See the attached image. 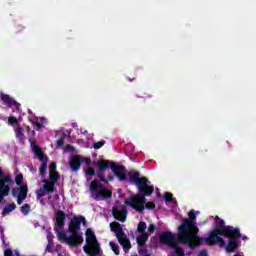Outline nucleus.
<instances>
[{
	"mask_svg": "<svg viewBox=\"0 0 256 256\" xmlns=\"http://www.w3.org/2000/svg\"><path fill=\"white\" fill-rule=\"evenodd\" d=\"M55 226L54 231L57 235L60 243H66L70 247H79L83 243V233L81 231V223L87 225V220L84 216H74L68 225V231L71 235L67 236V233L63 231L65 229V221L67 220V214L63 210H57L55 212Z\"/></svg>",
	"mask_w": 256,
	"mask_h": 256,
	"instance_id": "f257e3e1",
	"label": "nucleus"
},
{
	"mask_svg": "<svg viewBox=\"0 0 256 256\" xmlns=\"http://www.w3.org/2000/svg\"><path fill=\"white\" fill-rule=\"evenodd\" d=\"M197 215L195 210L188 212V218H184L181 225L178 226V243L188 245L193 251L195 247L201 246L203 237L199 236V227H197Z\"/></svg>",
	"mask_w": 256,
	"mask_h": 256,
	"instance_id": "f03ea898",
	"label": "nucleus"
},
{
	"mask_svg": "<svg viewBox=\"0 0 256 256\" xmlns=\"http://www.w3.org/2000/svg\"><path fill=\"white\" fill-rule=\"evenodd\" d=\"M99 169L97 173V177L100 179L102 183H109V181H113L115 177H117L120 183L127 181V168L124 165H119L115 162H111L109 160L100 159L95 164ZM110 167L113 174H108L107 178L103 175L104 171H107V168Z\"/></svg>",
	"mask_w": 256,
	"mask_h": 256,
	"instance_id": "7ed1b4c3",
	"label": "nucleus"
},
{
	"mask_svg": "<svg viewBox=\"0 0 256 256\" xmlns=\"http://www.w3.org/2000/svg\"><path fill=\"white\" fill-rule=\"evenodd\" d=\"M128 176V181L132 185H136L139 191V195L142 197H151L153 195V191L155 188L153 186H149V180L147 177H141V173L139 171H130L126 172V179Z\"/></svg>",
	"mask_w": 256,
	"mask_h": 256,
	"instance_id": "20e7f679",
	"label": "nucleus"
},
{
	"mask_svg": "<svg viewBox=\"0 0 256 256\" xmlns=\"http://www.w3.org/2000/svg\"><path fill=\"white\" fill-rule=\"evenodd\" d=\"M216 219L218 221H216L215 223V229L209 233L208 237L206 238L202 237V240H200V245H203L204 243H208V245L213 246V245H217L218 243L220 247L225 246V240L220 236L223 235V231L227 226H225V220H221L219 216H216Z\"/></svg>",
	"mask_w": 256,
	"mask_h": 256,
	"instance_id": "39448f33",
	"label": "nucleus"
},
{
	"mask_svg": "<svg viewBox=\"0 0 256 256\" xmlns=\"http://www.w3.org/2000/svg\"><path fill=\"white\" fill-rule=\"evenodd\" d=\"M144 196L140 195H132L130 199H125V205L132 207L138 213H143L146 209H155V204L153 202H146Z\"/></svg>",
	"mask_w": 256,
	"mask_h": 256,
	"instance_id": "423d86ee",
	"label": "nucleus"
},
{
	"mask_svg": "<svg viewBox=\"0 0 256 256\" xmlns=\"http://www.w3.org/2000/svg\"><path fill=\"white\" fill-rule=\"evenodd\" d=\"M110 230L115 233L118 243L123 247L125 253L131 249V241L127 238V234L123 231V227L119 222H111Z\"/></svg>",
	"mask_w": 256,
	"mask_h": 256,
	"instance_id": "0eeeda50",
	"label": "nucleus"
},
{
	"mask_svg": "<svg viewBox=\"0 0 256 256\" xmlns=\"http://www.w3.org/2000/svg\"><path fill=\"white\" fill-rule=\"evenodd\" d=\"M110 230L115 233L118 243L123 247L125 253L131 249V241L127 238V234L123 231V227L119 222H111Z\"/></svg>",
	"mask_w": 256,
	"mask_h": 256,
	"instance_id": "6e6552de",
	"label": "nucleus"
},
{
	"mask_svg": "<svg viewBox=\"0 0 256 256\" xmlns=\"http://www.w3.org/2000/svg\"><path fill=\"white\" fill-rule=\"evenodd\" d=\"M33 151H34L36 157L42 163V165L40 166V169H39V175L41 177H45V174L47 173L49 157H47V155H45V153H43V150L39 146H34Z\"/></svg>",
	"mask_w": 256,
	"mask_h": 256,
	"instance_id": "1a4fd4ad",
	"label": "nucleus"
},
{
	"mask_svg": "<svg viewBox=\"0 0 256 256\" xmlns=\"http://www.w3.org/2000/svg\"><path fill=\"white\" fill-rule=\"evenodd\" d=\"M159 242L162 245H167L168 247H177L179 240L177 237H175L173 232L164 231L159 235Z\"/></svg>",
	"mask_w": 256,
	"mask_h": 256,
	"instance_id": "9d476101",
	"label": "nucleus"
},
{
	"mask_svg": "<svg viewBox=\"0 0 256 256\" xmlns=\"http://www.w3.org/2000/svg\"><path fill=\"white\" fill-rule=\"evenodd\" d=\"M27 193H29L27 184L12 189V196L17 198L18 205H22L23 201L27 199Z\"/></svg>",
	"mask_w": 256,
	"mask_h": 256,
	"instance_id": "9b49d317",
	"label": "nucleus"
},
{
	"mask_svg": "<svg viewBox=\"0 0 256 256\" xmlns=\"http://www.w3.org/2000/svg\"><path fill=\"white\" fill-rule=\"evenodd\" d=\"M221 237H226L227 239H241V229L228 225L222 231Z\"/></svg>",
	"mask_w": 256,
	"mask_h": 256,
	"instance_id": "f8f14e48",
	"label": "nucleus"
},
{
	"mask_svg": "<svg viewBox=\"0 0 256 256\" xmlns=\"http://www.w3.org/2000/svg\"><path fill=\"white\" fill-rule=\"evenodd\" d=\"M6 183H11V175H5L0 179V195L7 197L11 191V186Z\"/></svg>",
	"mask_w": 256,
	"mask_h": 256,
	"instance_id": "ddd939ff",
	"label": "nucleus"
},
{
	"mask_svg": "<svg viewBox=\"0 0 256 256\" xmlns=\"http://www.w3.org/2000/svg\"><path fill=\"white\" fill-rule=\"evenodd\" d=\"M92 197L95 201H101L102 199H111V197H113V192L107 188H103L102 186L98 191L92 193Z\"/></svg>",
	"mask_w": 256,
	"mask_h": 256,
	"instance_id": "4468645a",
	"label": "nucleus"
},
{
	"mask_svg": "<svg viewBox=\"0 0 256 256\" xmlns=\"http://www.w3.org/2000/svg\"><path fill=\"white\" fill-rule=\"evenodd\" d=\"M83 163V156L75 155L70 159V167L73 173H77L81 169V164Z\"/></svg>",
	"mask_w": 256,
	"mask_h": 256,
	"instance_id": "2eb2a0df",
	"label": "nucleus"
},
{
	"mask_svg": "<svg viewBox=\"0 0 256 256\" xmlns=\"http://www.w3.org/2000/svg\"><path fill=\"white\" fill-rule=\"evenodd\" d=\"M128 211L123 208L122 210H117V208L112 209V215L114 218L117 219V221H121L122 223H125L127 220Z\"/></svg>",
	"mask_w": 256,
	"mask_h": 256,
	"instance_id": "dca6fc26",
	"label": "nucleus"
},
{
	"mask_svg": "<svg viewBox=\"0 0 256 256\" xmlns=\"http://www.w3.org/2000/svg\"><path fill=\"white\" fill-rule=\"evenodd\" d=\"M85 234L86 243H92V247H101V245H99V241H97V236H95V232H93L91 228H88Z\"/></svg>",
	"mask_w": 256,
	"mask_h": 256,
	"instance_id": "f3484780",
	"label": "nucleus"
},
{
	"mask_svg": "<svg viewBox=\"0 0 256 256\" xmlns=\"http://www.w3.org/2000/svg\"><path fill=\"white\" fill-rule=\"evenodd\" d=\"M238 238H229L228 245L226 246L227 253H233L235 249L239 247V242L237 241Z\"/></svg>",
	"mask_w": 256,
	"mask_h": 256,
	"instance_id": "a211bd4d",
	"label": "nucleus"
},
{
	"mask_svg": "<svg viewBox=\"0 0 256 256\" xmlns=\"http://www.w3.org/2000/svg\"><path fill=\"white\" fill-rule=\"evenodd\" d=\"M43 189L46 193H55V183L47 179L43 180Z\"/></svg>",
	"mask_w": 256,
	"mask_h": 256,
	"instance_id": "6ab92c4d",
	"label": "nucleus"
},
{
	"mask_svg": "<svg viewBox=\"0 0 256 256\" xmlns=\"http://www.w3.org/2000/svg\"><path fill=\"white\" fill-rule=\"evenodd\" d=\"M147 239H149V234L143 233L137 236L136 241L139 247H143L145 243H147Z\"/></svg>",
	"mask_w": 256,
	"mask_h": 256,
	"instance_id": "aec40b11",
	"label": "nucleus"
},
{
	"mask_svg": "<svg viewBox=\"0 0 256 256\" xmlns=\"http://www.w3.org/2000/svg\"><path fill=\"white\" fill-rule=\"evenodd\" d=\"M17 209V205L15 203H10L2 210V215L5 217V215H9L12 211H15Z\"/></svg>",
	"mask_w": 256,
	"mask_h": 256,
	"instance_id": "412c9836",
	"label": "nucleus"
},
{
	"mask_svg": "<svg viewBox=\"0 0 256 256\" xmlns=\"http://www.w3.org/2000/svg\"><path fill=\"white\" fill-rule=\"evenodd\" d=\"M15 136L17 137V139H19V141H25V134L23 133V128L16 127Z\"/></svg>",
	"mask_w": 256,
	"mask_h": 256,
	"instance_id": "4be33fe9",
	"label": "nucleus"
},
{
	"mask_svg": "<svg viewBox=\"0 0 256 256\" xmlns=\"http://www.w3.org/2000/svg\"><path fill=\"white\" fill-rule=\"evenodd\" d=\"M146 230H147V223H145L144 221H140L137 226L138 233L140 234L147 233Z\"/></svg>",
	"mask_w": 256,
	"mask_h": 256,
	"instance_id": "5701e85b",
	"label": "nucleus"
},
{
	"mask_svg": "<svg viewBox=\"0 0 256 256\" xmlns=\"http://www.w3.org/2000/svg\"><path fill=\"white\" fill-rule=\"evenodd\" d=\"M1 99L8 107H11V104L13 103V99L11 96L7 94H1Z\"/></svg>",
	"mask_w": 256,
	"mask_h": 256,
	"instance_id": "b1692460",
	"label": "nucleus"
},
{
	"mask_svg": "<svg viewBox=\"0 0 256 256\" xmlns=\"http://www.w3.org/2000/svg\"><path fill=\"white\" fill-rule=\"evenodd\" d=\"M103 186L101 184H99L97 182V180H93L91 183H90V190L92 192H97L98 190L97 189H101Z\"/></svg>",
	"mask_w": 256,
	"mask_h": 256,
	"instance_id": "393cba45",
	"label": "nucleus"
},
{
	"mask_svg": "<svg viewBox=\"0 0 256 256\" xmlns=\"http://www.w3.org/2000/svg\"><path fill=\"white\" fill-rule=\"evenodd\" d=\"M59 172H51L49 173V179L52 183H57L59 181Z\"/></svg>",
	"mask_w": 256,
	"mask_h": 256,
	"instance_id": "a878e982",
	"label": "nucleus"
},
{
	"mask_svg": "<svg viewBox=\"0 0 256 256\" xmlns=\"http://www.w3.org/2000/svg\"><path fill=\"white\" fill-rule=\"evenodd\" d=\"M28 213H31V206L29 204H24L21 207V214L22 215H27Z\"/></svg>",
	"mask_w": 256,
	"mask_h": 256,
	"instance_id": "bb28decb",
	"label": "nucleus"
},
{
	"mask_svg": "<svg viewBox=\"0 0 256 256\" xmlns=\"http://www.w3.org/2000/svg\"><path fill=\"white\" fill-rule=\"evenodd\" d=\"M109 245H110L112 251L115 253V255H119V253H120L119 245L115 244V242H113V241H111L109 243Z\"/></svg>",
	"mask_w": 256,
	"mask_h": 256,
	"instance_id": "cd10ccee",
	"label": "nucleus"
},
{
	"mask_svg": "<svg viewBox=\"0 0 256 256\" xmlns=\"http://www.w3.org/2000/svg\"><path fill=\"white\" fill-rule=\"evenodd\" d=\"M174 248H175L176 256H185V250H183V248L177 246V243H176V246H174Z\"/></svg>",
	"mask_w": 256,
	"mask_h": 256,
	"instance_id": "c85d7f7f",
	"label": "nucleus"
},
{
	"mask_svg": "<svg viewBox=\"0 0 256 256\" xmlns=\"http://www.w3.org/2000/svg\"><path fill=\"white\" fill-rule=\"evenodd\" d=\"M15 183H16V185H18V186L23 185V174H17V175L15 176Z\"/></svg>",
	"mask_w": 256,
	"mask_h": 256,
	"instance_id": "c756f323",
	"label": "nucleus"
},
{
	"mask_svg": "<svg viewBox=\"0 0 256 256\" xmlns=\"http://www.w3.org/2000/svg\"><path fill=\"white\" fill-rule=\"evenodd\" d=\"M164 199H165L166 203H172L173 202V194L166 192L164 194Z\"/></svg>",
	"mask_w": 256,
	"mask_h": 256,
	"instance_id": "7c9ffc66",
	"label": "nucleus"
},
{
	"mask_svg": "<svg viewBox=\"0 0 256 256\" xmlns=\"http://www.w3.org/2000/svg\"><path fill=\"white\" fill-rule=\"evenodd\" d=\"M19 123V120L15 116H10L8 118V125H17Z\"/></svg>",
	"mask_w": 256,
	"mask_h": 256,
	"instance_id": "2f4dec72",
	"label": "nucleus"
},
{
	"mask_svg": "<svg viewBox=\"0 0 256 256\" xmlns=\"http://www.w3.org/2000/svg\"><path fill=\"white\" fill-rule=\"evenodd\" d=\"M105 145V140L98 141L93 144V149H101Z\"/></svg>",
	"mask_w": 256,
	"mask_h": 256,
	"instance_id": "473e14b6",
	"label": "nucleus"
},
{
	"mask_svg": "<svg viewBox=\"0 0 256 256\" xmlns=\"http://www.w3.org/2000/svg\"><path fill=\"white\" fill-rule=\"evenodd\" d=\"M49 173H57V163L52 162L49 166Z\"/></svg>",
	"mask_w": 256,
	"mask_h": 256,
	"instance_id": "72a5a7b5",
	"label": "nucleus"
},
{
	"mask_svg": "<svg viewBox=\"0 0 256 256\" xmlns=\"http://www.w3.org/2000/svg\"><path fill=\"white\" fill-rule=\"evenodd\" d=\"M11 107H15L16 111H21V104L15 100L12 101Z\"/></svg>",
	"mask_w": 256,
	"mask_h": 256,
	"instance_id": "f704fd0d",
	"label": "nucleus"
},
{
	"mask_svg": "<svg viewBox=\"0 0 256 256\" xmlns=\"http://www.w3.org/2000/svg\"><path fill=\"white\" fill-rule=\"evenodd\" d=\"M86 175H88L89 177H93V175H95V169L89 167L86 169L85 171Z\"/></svg>",
	"mask_w": 256,
	"mask_h": 256,
	"instance_id": "c9c22d12",
	"label": "nucleus"
},
{
	"mask_svg": "<svg viewBox=\"0 0 256 256\" xmlns=\"http://www.w3.org/2000/svg\"><path fill=\"white\" fill-rule=\"evenodd\" d=\"M45 193H47L45 190H38L36 192L37 199H39L40 197H45Z\"/></svg>",
	"mask_w": 256,
	"mask_h": 256,
	"instance_id": "e433bc0d",
	"label": "nucleus"
},
{
	"mask_svg": "<svg viewBox=\"0 0 256 256\" xmlns=\"http://www.w3.org/2000/svg\"><path fill=\"white\" fill-rule=\"evenodd\" d=\"M33 125L35 126V129L37 131H41V129H43V124L39 123V122H33Z\"/></svg>",
	"mask_w": 256,
	"mask_h": 256,
	"instance_id": "4c0bfd02",
	"label": "nucleus"
},
{
	"mask_svg": "<svg viewBox=\"0 0 256 256\" xmlns=\"http://www.w3.org/2000/svg\"><path fill=\"white\" fill-rule=\"evenodd\" d=\"M4 256H15V254H13V250L11 248H8L4 251Z\"/></svg>",
	"mask_w": 256,
	"mask_h": 256,
	"instance_id": "58836bf2",
	"label": "nucleus"
},
{
	"mask_svg": "<svg viewBox=\"0 0 256 256\" xmlns=\"http://www.w3.org/2000/svg\"><path fill=\"white\" fill-rule=\"evenodd\" d=\"M82 163H85L86 165H91V158H85L82 156Z\"/></svg>",
	"mask_w": 256,
	"mask_h": 256,
	"instance_id": "ea45409f",
	"label": "nucleus"
},
{
	"mask_svg": "<svg viewBox=\"0 0 256 256\" xmlns=\"http://www.w3.org/2000/svg\"><path fill=\"white\" fill-rule=\"evenodd\" d=\"M155 224H150L148 227V233H154L155 232Z\"/></svg>",
	"mask_w": 256,
	"mask_h": 256,
	"instance_id": "a19ab883",
	"label": "nucleus"
},
{
	"mask_svg": "<svg viewBox=\"0 0 256 256\" xmlns=\"http://www.w3.org/2000/svg\"><path fill=\"white\" fill-rule=\"evenodd\" d=\"M63 145H65V141L63 140V138H59L57 140V146L58 147H63Z\"/></svg>",
	"mask_w": 256,
	"mask_h": 256,
	"instance_id": "79ce46f5",
	"label": "nucleus"
},
{
	"mask_svg": "<svg viewBox=\"0 0 256 256\" xmlns=\"http://www.w3.org/2000/svg\"><path fill=\"white\" fill-rule=\"evenodd\" d=\"M26 131H27V133H30V134L32 135V137L35 136V130H31V127H30V126H27V127H26Z\"/></svg>",
	"mask_w": 256,
	"mask_h": 256,
	"instance_id": "37998d69",
	"label": "nucleus"
},
{
	"mask_svg": "<svg viewBox=\"0 0 256 256\" xmlns=\"http://www.w3.org/2000/svg\"><path fill=\"white\" fill-rule=\"evenodd\" d=\"M3 177H5V176L3 175V169L0 167V179H3Z\"/></svg>",
	"mask_w": 256,
	"mask_h": 256,
	"instance_id": "c03bdc74",
	"label": "nucleus"
},
{
	"mask_svg": "<svg viewBox=\"0 0 256 256\" xmlns=\"http://www.w3.org/2000/svg\"><path fill=\"white\" fill-rule=\"evenodd\" d=\"M3 199H5V196L0 194V203H3Z\"/></svg>",
	"mask_w": 256,
	"mask_h": 256,
	"instance_id": "a18cd8bd",
	"label": "nucleus"
},
{
	"mask_svg": "<svg viewBox=\"0 0 256 256\" xmlns=\"http://www.w3.org/2000/svg\"><path fill=\"white\" fill-rule=\"evenodd\" d=\"M67 148L69 149V151H73V149H74L73 146H71V145H68Z\"/></svg>",
	"mask_w": 256,
	"mask_h": 256,
	"instance_id": "49530a36",
	"label": "nucleus"
},
{
	"mask_svg": "<svg viewBox=\"0 0 256 256\" xmlns=\"http://www.w3.org/2000/svg\"><path fill=\"white\" fill-rule=\"evenodd\" d=\"M243 241H247V239H249L247 236H241Z\"/></svg>",
	"mask_w": 256,
	"mask_h": 256,
	"instance_id": "de8ad7c7",
	"label": "nucleus"
},
{
	"mask_svg": "<svg viewBox=\"0 0 256 256\" xmlns=\"http://www.w3.org/2000/svg\"><path fill=\"white\" fill-rule=\"evenodd\" d=\"M135 78H128V81L131 83V81H134Z\"/></svg>",
	"mask_w": 256,
	"mask_h": 256,
	"instance_id": "09e8293b",
	"label": "nucleus"
},
{
	"mask_svg": "<svg viewBox=\"0 0 256 256\" xmlns=\"http://www.w3.org/2000/svg\"><path fill=\"white\" fill-rule=\"evenodd\" d=\"M41 205H45V202L43 200H40Z\"/></svg>",
	"mask_w": 256,
	"mask_h": 256,
	"instance_id": "8fccbe9b",
	"label": "nucleus"
},
{
	"mask_svg": "<svg viewBox=\"0 0 256 256\" xmlns=\"http://www.w3.org/2000/svg\"><path fill=\"white\" fill-rule=\"evenodd\" d=\"M234 256H241V255H239V254H234Z\"/></svg>",
	"mask_w": 256,
	"mask_h": 256,
	"instance_id": "3c124183",
	"label": "nucleus"
},
{
	"mask_svg": "<svg viewBox=\"0 0 256 256\" xmlns=\"http://www.w3.org/2000/svg\"><path fill=\"white\" fill-rule=\"evenodd\" d=\"M58 256H64L63 254H58Z\"/></svg>",
	"mask_w": 256,
	"mask_h": 256,
	"instance_id": "603ef678",
	"label": "nucleus"
},
{
	"mask_svg": "<svg viewBox=\"0 0 256 256\" xmlns=\"http://www.w3.org/2000/svg\"><path fill=\"white\" fill-rule=\"evenodd\" d=\"M132 256H139V255L135 254V255H132Z\"/></svg>",
	"mask_w": 256,
	"mask_h": 256,
	"instance_id": "864d4df0",
	"label": "nucleus"
}]
</instances>
